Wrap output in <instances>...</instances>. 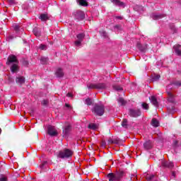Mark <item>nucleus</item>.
I'll return each mask as SVG.
<instances>
[{
	"mask_svg": "<svg viewBox=\"0 0 181 181\" xmlns=\"http://www.w3.org/2000/svg\"><path fill=\"white\" fill-rule=\"evenodd\" d=\"M6 64L11 66L10 70L11 73H16L19 70V61H18L15 55H10L8 57Z\"/></svg>",
	"mask_w": 181,
	"mask_h": 181,
	"instance_id": "f257e3e1",
	"label": "nucleus"
},
{
	"mask_svg": "<svg viewBox=\"0 0 181 181\" xmlns=\"http://www.w3.org/2000/svg\"><path fill=\"white\" fill-rule=\"evenodd\" d=\"M124 175L125 173H124V171H119L115 174L111 173L107 174V178L109 179V181H119L124 177Z\"/></svg>",
	"mask_w": 181,
	"mask_h": 181,
	"instance_id": "f03ea898",
	"label": "nucleus"
},
{
	"mask_svg": "<svg viewBox=\"0 0 181 181\" xmlns=\"http://www.w3.org/2000/svg\"><path fill=\"white\" fill-rule=\"evenodd\" d=\"M87 87L89 90H105L107 88V83H88Z\"/></svg>",
	"mask_w": 181,
	"mask_h": 181,
	"instance_id": "7ed1b4c3",
	"label": "nucleus"
},
{
	"mask_svg": "<svg viewBox=\"0 0 181 181\" xmlns=\"http://www.w3.org/2000/svg\"><path fill=\"white\" fill-rule=\"evenodd\" d=\"M92 111L95 115L101 117L102 115H104L105 107L103 106V105L95 104Z\"/></svg>",
	"mask_w": 181,
	"mask_h": 181,
	"instance_id": "20e7f679",
	"label": "nucleus"
},
{
	"mask_svg": "<svg viewBox=\"0 0 181 181\" xmlns=\"http://www.w3.org/2000/svg\"><path fill=\"white\" fill-rule=\"evenodd\" d=\"M73 155V151L69 148H65L63 151H59L58 158L61 159H69Z\"/></svg>",
	"mask_w": 181,
	"mask_h": 181,
	"instance_id": "39448f33",
	"label": "nucleus"
},
{
	"mask_svg": "<svg viewBox=\"0 0 181 181\" xmlns=\"http://www.w3.org/2000/svg\"><path fill=\"white\" fill-rule=\"evenodd\" d=\"M84 37H86V34H84V33H79L76 35V40L74 42L76 47H80V46H81Z\"/></svg>",
	"mask_w": 181,
	"mask_h": 181,
	"instance_id": "423d86ee",
	"label": "nucleus"
},
{
	"mask_svg": "<svg viewBox=\"0 0 181 181\" xmlns=\"http://www.w3.org/2000/svg\"><path fill=\"white\" fill-rule=\"evenodd\" d=\"M74 16L78 21H83L85 18V14L82 11H76L74 13Z\"/></svg>",
	"mask_w": 181,
	"mask_h": 181,
	"instance_id": "0eeeda50",
	"label": "nucleus"
},
{
	"mask_svg": "<svg viewBox=\"0 0 181 181\" xmlns=\"http://www.w3.org/2000/svg\"><path fill=\"white\" fill-rule=\"evenodd\" d=\"M129 115L130 117L136 118V117L141 116V110L138 109L137 110L130 109L129 112Z\"/></svg>",
	"mask_w": 181,
	"mask_h": 181,
	"instance_id": "6e6552de",
	"label": "nucleus"
},
{
	"mask_svg": "<svg viewBox=\"0 0 181 181\" xmlns=\"http://www.w3.org/2000/svg\"><path fill=\"white\" fill-rule=\"evenodd\" d=\"M47 132L50 136H57V130H56V128L53 126L48 127Z\"/></svg>",
	"mask_w": 181,
	"mask_h": 181,
	"instance_id": "1a4fd4ad",
	"label": "nucleus"
},
{
	"mask_svg": "<svg viewBox=\"0 0 181 181\" xmlns=\"http://www.w3.org/2000/svg\"><path fill=\"white\" fill-rule=\"evenodd\" d=\"M161 165L163 166V168H168L169 169H172V168H173L174 166L173 163L168 162L165 160H163L161 162Z\"/></svg>",
	"mask_w": 181,
	"mask_h": 181,
	"instance_id": "9d476101",
	"label": "nucleus"
},
{
	"mask_svg": "<svg viewBox=\"0 0 181 181\" xmlns=\"http://www.w3.org/2000/svg\"><path fill=\"white\" fill-rule=\"evenodd\" d=\"M151 18H152L154 21H158V19H162V18H165V15L160 13H153L151 15Z\"/></svg>",
	"mask_w": 181,
	"mask_h": 181,
	"instance_id": "9b49d317",
	"label": "nucleus"
},
{
	"mask_svg": "<svg viewBox=\"0 0 181 181\" xmlns=\"http://www.w3.org/2000/svg\"><path fill=\"white\" fill-rule=\"evenodd\" d=\"M55 75L58 78H62V77L64 76V72L62 68H58L55 72Z\"/></svg>",
	"mask_w": 181,
	"mask_h": 181,
	"instance_id": "f8f14e48",
	"label": "nucleus"
},
{
	"mask_svg": "<svg viewBox=\"0 0 181 181\" xmlns=\"http://www.w3.org/2000/svg\"><path fill=\"white\" fill-rule=\"evenodd\" d=\"M70 129H71V126L70 125V124L66 123V124L63 129L64 135H69V132H70Z\"/></svg>",
	"mask_w": 181,
	"mask_h": 181,
	"instance_id": "ddd939ff",
	"label": "nucleus"
},
{
	"mask_svg": "<svg viewBox=\"0 0 181 181\" xmlns=\"http://www.w3.org/2000/svg\"><path fill=\"white\" fill-rule=\"evenodd\" d=\"M180 47H181L180 45H174L173 49H174V52H175V54H177V56H180L181 57Z\"/></svg>",
	"mask_w": 181,
	"mask_h": 181,
	"instance_id": "4468645a",
	"label": "nucleus"
},
{
	"mask_svg": "<svg viewBox=\"0 0 181 181\" xmlns=\"http://www.w3.org/2000/svg\"><path fill=\"white\" fill-rule=\"evenodd\" d=\"M149 100L151 104L154 105V107H158L159 105V103H158V99H156V97L152 95L149 98Z\"/></svg>",
	"mask_w": 181,
	"mask_h": 181,
	"instance_id": "2eb2a0df",
	"label": "nucleus"
},
{
	"mask_svg": "<svg viewBox=\"0 0 181 181\" xmlns=\"http://www.w3.org/2000/svg\"><path fill=\"white\" fill-rule=\"evenodd\" d=\"M112 4H113L114 5H116V6H125V4H124V2H122L119 0H110Z\"/></svg>",
	"mask_w": 181,
	"mask_h": 181,
	"instance_id": "dca6fc26",
	"label": "nucleus"
},
{
	"mask_svg": "<svg viewBox=\"0 0 181 181\" xmlns=\"http://www.w3.org/2000/svg\"><path fill=\"white\" fill-rule=\"evenodd\" d=\"M167 94H168V103H175V96L173 95V94H172V93L170 92H167Z\"/></svg>",
	"mask_w": 181,
	"mask_h": 181,
	"instance_id": "f3484780",
	"label": "nucleus"
},
{
	"mask_svg": "<svg viewBox=\"0 0 181 181\" xmlns=\"http://www.w3.org/2000/svg\"><path fill=\"white\" fill-rule=\"evenodd\" d=\"M137 47H138L139 50H140V52H146V49H148V45H141V44L138 43Z\"/></svg>",
	"mask_w": 181,
	"mask_h": 181,
	"instance_id": "a211bd4d",
	"label": "nucleus"
},
{
	"mask_svg": "<svg viewBox=\"0 0 181 181\" xmlns=\"http://www.w3.org/2000/svg\"><path fill=\"white\" fill-rule=\"evenodd\" d=\"M16 81L18 84H23L25 83V78L23 76H18L16 78Z\"/></svg>",
	"mask_w": 181,
	"mask_h": 181,
	"instance_id": "6ab92c4d",
	"label": "nucleus"
},
{
	"mask_svg": "<svg viewBox=\"0 0 181 181\" xmlns=\"http://www.w3.org/2000/svg\"><path fill=\"white\" fill-rule=\"evenodd\" d=\"M151 125L152 127H154L155 128L159 127V120L157 119H152L151 120Z\"/></svg>",
	"mask_w": 181,
	"mask_h": 181,
	"instance_id": "aec40b11",
	"label": "nucleus"
},
{
	"mask_svg": "<svg viewBox=\"0 0 181 181\" xmlns=\"http://www.w3.org/2000/svg\"><path fill=\"white\" fill-rule=\"evenodd\" d=\"M144 148L146 150L151 149V148H152V143L151 142V141H146L144 144Z\"/></svg>",
	"mask_w": 181,
	"mask_h": 181,
	"instance_id": "412c9836",
	"label": "nucleus"
},
{
	"mask_svg": "<svg viewBox=\"0 0 181 181\" xmlns=\"http://www.w3.org/2000/svg\"><path fill=\"white\" fill-rule=\"evenodd\" d=\"M33 33L35 36H36L37 37H39V36H40L41 35L40 30H39V28L36 27L33 29Z\"/></svg>",
	"mask_w": 181,
	"mask_h": 181,
	"instance_id": "4be33fe9",
	"label": "nucleus"
},
{
	"mask_svg": "<svg viewBox=\"0 0 181 181\" xmlns=\"http://www.w3.org/2000/svg\"><path fill=\"white\" fill-rule=\"evenodd\" d=\"M39 18L42 22H45V21H47V19H49V16H47V14H41Z\"/></svg>",
	"mask_w": 181,
	"mask_h": 181,
	"instance_id": "5701e85b",
	"label": "nucleus"
},
{
	"mask_svg": "<svg viewBox=\"0 0 181 181\" xmlns=\"http://www.w3.org/2000/svg\"><path fill=\"white\" fill-rule=\"evenodd\" d=\"M77 2L79 3V5H81V6H88V4H87V1L86 0H77Z\"/></svg>",
	"mask_w": 181,
	"mask_h": 181,
	"instance_id": "b1692460",
	"label": "nucleus"
},
{
	"mask_svg": "<svg viewBox=\"0 0 181 181\" xmlns=\"http://www.w3.org/2000/svg\"><path fill=\"white\" fill-rule=\"evenodd\" d=\"M122 127L123 128H128V120L127 119H124L122 122Z\"/></svg>",
	"mask_w": 181,
	"mask_h": 181,
	"instance_id": "393cba45",
	"label": "nucleus"
},
{
	"mask_svg": "<svg viewBox=\"0 0 181 181\" xmlns=\"http://www.w3.org/2000/svg\"><path fill=\"white\" fill-rule=\"evenodd\" d=\"M159 78H160V75L155 74L152 77L153 81H159Z\"/></svg>",
	"mask_w": 181,
	"mask_h": 181,
	"instance_id": "a878e982",
	"label": "nucleus"
},
{
	"mask_svg": "<svg viewBox=\"0 0 181 181\" xmlns=\"http://www.w3.org/2000/svg\"><path fill=\"white\" fill-rule=\"evenodd\" d=\"M117 101L119 103V104H120V105H125V100H124V98H119L117 99Z\"/></svg>",
	"mask_w": 181,
	"mask_h": 181,
	"instance_id": "bb28decb",
	"label": "nucleus"
},
{
	"mask_svg": "<svg viewBox=\"0 0 181 181\" xmlns=\"http://www.w3.org/2000/svg\"><path fill=\"white\" fill-rule=\"evenodd\" d=\"M85 104H86V105H91L93 104V100H91L90 98H88L85 100Z\"/></svg>",
	"mask_w": 181,
	"mask_h": 181,
	"instance_id": "cd10ccee",
	"label": "nucleus"
},
{
	"mask_svg": "<svg viewBox=\"0 0 181 181\" xmlns=\"http://www.w3.org/2000/svg\"><path fill=\"white\" fill-rule=\"evenodd\" d=\"M48 60L49 59L46 57H41V59H40L41 64H46V63H47Z\"/></svg>",
	"mask_w": 181,
	"mask_h": 181,
	"instance_id": "c85d7f7f",
	"label": "nucleus"
},
{
	"mask_svg": "<svg viewBox=\"0 0 181 181\" xmlns=\"http://www.w3.org/2000/svg\"><path fill=\"white\" fill-rule=\"evenodd\" d=\"M113 88L115 90V91H122V87L119 86L115 85L113 86Z\"/></svg>",
	"mask_w": 181,
	"mask_h": 181,
	"instance_id": "c756f323",
	"label": "nucleus"
},
{
	"mask_svg": "<svg viewBox=\"0 0 181 181\" xmlns=\"http://www.w3.org/2000/svg\"><path fill=\"white\" fill-rule=\"evenodd\" d=\"M88 128H90V129L95 130V129H97L98 127H97V124H90L88 125Z\"/></svg>",
	"mask_w": 181,
	"mask_h": 181,
	"instance_id": "7c9ffc66",
	"label": "nucleus"
},
{
	"mask_svg": "<svg viewBox=\"0 0 181 181\" xmlns=\"http://www.w3.org/2000/svg\"><path fill=\"white\" fill-rule=\"evenodd\" d=\"M141 107L143 108V110H149V105H148L147 103H143L141 104Z\"/></svg>",
	"mask_w": 181,
	"mask_h": 181,
	"instance_id": "2f4dec72",
	"label": "nucleus"
},
{
	"mask_svg": "<svg viewBox=\"0 0 181 181\" xmlns=\"http://www.w3.org/2000/svg\"><path fill=\"white\" fill-rule=\"evenodd\" d=\"M39 49H40V50H47V46L46 45L41 44L39 46Z\"/></svg>",
	"mask_w": 181,
	"mask_h": 181,
	"instance_id": "473e14b6",
	"label": "nucleus"
},
{
	"mask_svg": "<svg viewBox=\"0 0 181 181\" xmlns=\"http://www.w3.org/2000/svg\"><path fill=\"white\" fill-rule=\"evenodd\" d=\"M153 179H155L154 175H148L146 177L147 181H151V180H153Z\"/></svg>",
	"mask_w": 181,
	"mask_h": 181,
	"instance_id": "72a5a7b5",
	"label": "nucleus"
},
{
	"mask_svg": "<svg viewBox=\"0 0 181 181\" xmlns=\"http://www.w3.org/2000/svg\"><path fill=\"white\" fill-rule=\"evenodd\" d=\"M139 8L141 10L144 9V7L142 6H139V5H136L134 7V11H139Z\"/></svg>",
	"mask_w": 181,
	"mask_h": 181,
	"instance_id": "f704fd0d",
	"label": "nucleus"
},
{
	"mask_svg": "<svg viewBox=\"0 0 181 181\" xmlns=\"http://www.w3.org/2000/svg\"><path fill=\"white\" fill-rule=\"evenodd\" d=\"M100 36H103V37H107V33L105 30L100 31Z\"/></svg>",
	"mask_w": 181,
	"mask_h": 181,
	"instance_id": "c9c22d12",
	"label": "nucleus"
},
{
	"mask_svg": "<svg viewBox=\"0 0 181 181\" xmlns=\"http://www.w3.org/2000/svg\"><path fill=\"white\" fill-rule=\"evenodd\" d=\"M13 37H13V35H9L8 37H6L7 42H11V40H13Z\"/></svg>",
	"mask_w": 181,
	"mask_h": 181,
	"instance_id": "e433bc0d",
	"label": "nucleus"
},
{
	"mask_svg": "<svg viewBox=\"0 0 181 181\" xmlns=\"http://www.w3.org/2000/svg\"><path fill=\"white\" fill-rule=\"evenodd\" d=\"M13 29L16 30V32H18L19 31V25L17 24L14 25Z\"/></svg>",
	"mask_w": 181,
	"mask_h": 181,
	"instance_id": "4c0bfd02",
	"label": "nucleus"
},
{
	"mask_svg": "<svg viewBox=\"0 0 181 181\" xmlns=\"http://www.w3.org/2000/svg\"><path fill=\"white\" fill-rule=\"evenodd\" d=\"M47 164V161H44L40 165V168L41 169H43V168H45V165Z\"/></svg>",
	"mask_w": 181,
	"mask_h": 181,
	"instance_id": "58836bf2",
	"label": "nucleus"
},
{
	"mask_svg": "<svg viewBox=\"0 0 181 181\" xmlns=\"http://www.w3.org/2000/svg\"><path fill=\"white\" fill-rule=\"evenodd\" d=\"M174 85L177 86L178 87H180L181 86V81H175L174 83Z\"/></svg>",
	"mask_w": 181,
	"mask_h": 181,
	"instance_id": "ea45409f",
	"label": "nucleus"
},
{
	"mask_svg": "<svg viewBox=\"0 0 181 181\" xmlns=\"http://www.w3.org/2000/svg\"><path fill=\"white\" fill-rule=\"evenodd\" d=\"M109 144H117V142H115L114 140H112V139H110L108 140Z\"/></svg>",
	"mask_w": 181,
	"mask_h": 181,
	"instance_id": "a19ab883",
	"label": "nucleus"
},
{
	"mask_svg": "<svg viewBox=\"0 0 181 181\" xmlns=\"http://www.w3.org/2000/svg\"><path fill=\"white\" fill-rule=\"evenodd\" d=\"M175 177H176V173L173 172V173H172L171 179H175Z\"/></svg>",
	"mask_w": 181,
	"mask_h": 181,
	"instance_id": "79ce46f5",
	"label": "nucleus"
},
{
	"mask_svg": "<svg viewBox=\"0 0 181 181\" xmlns=\"http://www.w3.org/2000/svg\"><path fill=\"white\" fill-rule=\"evenodd\" d=\"M42 104L43 105H47V100H43V101L42 102Z\"/></svg>",
	"mask_w": 181,
	"mask_h": 181,
	"instance_id": "37998d69",
	"label": "nucleus"
},
{
	"mask_svg": "<svg viewBox=\"0 0 181 181\" xmlns=\"http://www.w3.org/2000/svg\"><path fill=\"white\" fill-rule=\"evenodd\" d=\"M0 181H6V177H0Z\"/></svg>",
	"mask_w": 181,
	"mask_h": 181,
	"instance_id": "c03bdc74",
	"label": "nucleus"
},
{
	"mask_svg": "<svg viewBox=\"0 0 181 181\" xmlns=\"http://www.w3.org/2000/svg\"><path fill=\"white\" fill-rule=\"evenodd\" d=\"M8 2L11 5H13V4H15V1L13 0H8Z\"/></svg>",
	"mask_w": 181,
	"mask_h": 181,
	"instance_id": "a18cd8bd",
	"label": "nucleus"
},
{
	"mask_svg": "<svg viewBox=\"0 0 181 181\" xmlns=\"http://www.w3.org/2000/svg\"><path fill=\"white\" fill-rule=\"evenodd\" d=\"M173 144L174 146H176L177 145V141H174Z\"/></svg>",
	"mask_w": 181,
	"mask_h": 181,
	"instance_id": "49530a36",
	"label": "nucleus"
},
{
	"mask_svg": "<svg viewBox=\"0 0 181 181\" xmlns=\"http://www.w3.org/2000/svg\"><path fill=\"white\" fill-rule=\"evenodd\" d=\"M115 29H121V28L119 27V25H115Z\"/></svg>",
	"mask_w": 181,
	"mask_h": 181,
	"instance_id": "de8ad7c7",
	"label": "nucleus"
},
{
	"mask_svg": "<svg viewBox=\"0 0 181 181\" xmlns=\"http://www.w3.org/2000/svg\"><path fill=\"white\" fill-rule=\"evenodd\" d=\"M116 19H122V17L119 16H116Z\"/></svg>",
	"mask_w": 181,
	"mask_h": 181,
	"instance_id": "09e8293b",
	"label": "nucleus"
},
{
	"mask_svg": "<svg viewBox=\"0 0 181 181\" xmlns=\"http://www.w3.org/2000/svg\"><path fill=\"white\" fill-rule=\"evenodd\" d=\"M67 97H73V95H71V93H67Z\"/></svg>",
	"mask_w": 181,
	"mask_h": 181,
	"instance_id": "8fccbe9b",
	"label": "nucleus"
},
{
	"mask_svg": "<svg viewBox=\"0 0 181 181\" xmlns=\"http://www.w3.org/2000/svg\"><path fill=\"white\" fill-rule=\"evenodd\" d=\"M65 107H66L67 108H70V105L66 103V104H65Z\"/></svg>",
	"mask_w": 181,
	"mask_h": 181,
	"instance_id": "3c124183",
	"label": "nucleus"
},
{
	"mask_svg": "<svg viewBox=\"0 0 181 181\" xmlns=\"http://www.w3.org/2000/svg\"><path fill=\"white\" fill-rule=\"evenodd\" d=\"M138 9H139V11H137V12H142V11H144V7L142 10H141V8H139Z\"/></svg>",
	"mask_w": 181,
	"mask_h": 181,
	"instance_id": "603ef678",
	"label": "nucleus"
},
{
	"mask_svg": "<svg viewBox=\"0 0 181 181\" xmlns=\"http://www.w3.org/2000/svg\"><path fill=\"white\" fill-rule=\"evenodd\" d=\"M23 64H25V66H28V62L27 61H25Z\"/></svg>",
	"mask_w": 181,
	"mask_h": 181,
	"instance_id": "864d4df0",
	"label": "nucleus"
},
{
	"mask_svg": "<svg viewBox=\"0 0 181 181\" xmlns=\"http://www.w3.org/2000/svg\"><path fill=\"white\" fill-rule=\"evenodd\" d=\"M171 29L175 32V26L173 25Z\"/></svg>",
	"mask_w": 181,
	"mask_h": 181,
	"instance_id": "5fc2aeb1",
	"label": "nucleus"
},
{
	"mask_svg": "<svg viewBox=\"0 0 181 181\" xmlns=\"http://www.w3.org/2000/svg\"><path fill=\"white\" fill-rule=\"evenodd\" d=\"M170 86H172V85H169V86H168V88H170Z\"/></svg>",
	"mask_w": 181,
	"mask_h": 181,
	"instance_id": "6e6d98bb",
	"label": "nucleus"
},
{
	"mask_svg": "<svg viewBox=\"0 0 181 181\" xmlns=\"http://www.w3.org/2000/svg\"><path fill=\"white\" fill-rule=\"evenodd\" d=\"M2 103V100H1V99H0V104H1Z\"/></svg>",
	"mask_w": 181,
	"mask_h": 181,
	"instance_id": "4d7b16f0",
	"label": "nucleus"
},
{
	"mask_svg": "<svg viewBox=\"0 0 181 181\" xmlns=\"http://www.w3.org/2000/svg\"><path fill=\"white\" fill-rule=\"evenodd\" d=\"M1 132H2V130L0 129V134H1Z\"/></svg>",
	"mask_w": 181,
	"mask_h": 181,
	"instance_id": "13d9d810",
	"label": "nucleus"
}]
</instances>
